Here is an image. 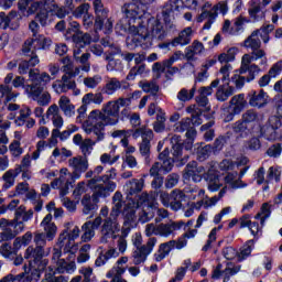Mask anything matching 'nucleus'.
Returning <instances> with one entry per match:
<instances>
[{
	"label": "nucleus",
	"instance_id": "obj_36",
	"mask_svg": "<svg viewBox=\"0 0 282 282\" xmlns=\"http://www.w3.org/2000/svg\"><path fill=\"white\" fill-rule=\"evenodd\" d=\"M193 37V29L191 26L185 28L180 32L178 36L174 37L171 45L177 47V45H188L191 39Z\"/></svg>",
	"mask_w": 282,
	"mask_h": 282
},
{
	"label": "nucleus",
	"instance_id": "obj_11",
	"mask_svg": "<svg viewBox=\"0 0 282 282\" xmlns=\"http://www.w3.org/2000/svg\"><path fill=\"white\" fill-rule=\"evenodd\" d=\"M261 135L265 140L282 139V117L271 116L268 123L261 128Z\"/></svg>",
	"mask_w": 282,
	"mask_h": 282
},
{
	"label": "nucleus",
	"instance_id": "obj_52",
	"mask_svg": "<svg viewBox=\"0 0 282 282\" xmlns=\"http://www.w3.org/2000/svg\"><path fill=\"white\" fill-rule=\"evenodd\" d=\"M254 240H248L241 248L240 252L238 253V261H243L252 254V250H254Z\"/></svg>",
	"mask_w": 282,
	"mask_h": 282
},
{
	"label": "nucleus",
	"instance_id": "obj_27",
	"mask_svg": "<svg viewBox=\"0 0 282 282\" xmlns=\"http://www.w3.org/2000/svg\"><path fill=\"white\" fill-rule=\"evenodd\" d=\"M43 257H45V249L39 247L29 246L24 252V259H28L29 265L41 264Z\"/></svg>",
	"mask_w": 282,
	"mask_h": 282
},
{
	"label": "nucleus",
	"instance_id": "obj_57",
	"mask_svg": "<svg viewBox=\"0 0 282 282\" xmlns=\"http://www.w3.org/2000/svg\"><path fill=\"white\" fill-rule=\"evenodd\" d=\"M139 87H141V89L145 91V94H156L158 91H160V86H158L155 80H141L139 82Z\"/></svg>",
	"mask_w": 282,
	"mask_h": 282
},
{
	"label": "nucleus",
	"instance_id": "obj_54",
	"mask_svg": "<svg viewBox=\"0 0 282 282\" xmlns=\"http://www.w3.org/2000/svg\"><path fill=\"white\" fill-rule=\"evenodd\" d=\"M132 138H134V140H138V138H142V140H153V130L147 127L138 128L133 131Z\"/></svg>",
	"mask_w": 282,
	"mask_h": 282
},
{
	"label": "nucleus",
	"instance_id": "obj_30",
	"mask_svg": "<svg viewBox=\"0 0 282 282\" xmlns=\"http://www.w3.org/2000/svg\"><path fill=\"white\" fill-rule=\"evenodd\" d=\"M205 181L210 193H217V191L223 186L221 181H219V173L215 170L207 171L205 174Z\"/></svg>",
	"mask_w": 282,
	"mask_h": 282
},
{
	"label": "nucleus",
	"instance_id": "obj_60",
	"mask_svg": "<svg viewBox=\"0 0 282 282\" xmlns=\"http://www.w3.org/2000/svg\"><path fill=\"white\" fill-rule=\"evenodd\" d=\"M187 113H191L192 123L194 127H199L202 124V117L199 116V111H197V106H189L186 108Z\"/></svg>",
	"mask_w": 282,
	"mask_h": 282
},
{
	"label": "nucleus",
	"instance_id": "obj_6",
	"mask_svg": "<svg viewBox=\"0 0 282 282\" xmlns=\"http://www.w3.org/2000/svg\"><path fill=\"white\" fill-rule=\"evenodd\" d=\"M76 123L82 124V129L86 135H91V133H96L100 135V131L102 129V124L99 122V119H93L94 110L89 112L87 116V106L83 104L77 109Z\"/></svg>",
	"mask_w": 282,
	"mask_h": 282
},
{
	"label": "nucleus",
	"instance_id": "obj_24",
	"mask_svg": "<svg viewBox=\"0 0 282 282\" xmlns=\"http://www.w3.org/2000/svg\"><path fill=\"white\" fill-rule=\"evenodd\" d=\"M94 10H95V30H102L105 28V20L107 19L109 11L105 9L102 6V0H96L94 2Z\"/></svg>",
	"mask_w": 282,
	"mask_h": 282
},
{
	"label": "nucleus",
	"instance_id": "obj_18",
	"mask_svg": "<svg viewBox=\"0 0 282 282\" xmlns=\"http://www.w3.org/2000/svg\"><path fill=\"white\" fill-rule=\"evenodd\" d=\"M178 8H187L188 10H193V8H197V0H169L163 11V17L165 18L167 25L169 14H171L173 10H178Z\"/></svg>",
	"mask_w": 282,
	"mask_h": 282
},
{
	"label": "nucleus",
	"instance_id": "obj_2",
	"mask_svg": "<svg viewBox=\"0 0 282 282\" xmlns=\"http://www.w3.org/2000/svg\"><path fill=\"white\" fill-rule=\"evenodd\" d=\"M54 78H56V72H52L51 75L46 72H30L29 79L32 84L25 87L26 96L37 102L40 107H47L52 102V95L47 91L43 93V86Z\"/></svg>",
	"mask_w": 282,
	"mask_h": 282
},
{
	"label": "nucleus",
	"instance_id": "obj_49",
	"mask_svg": "<svg viewBox=\"0 0 282 282\" xmlns=\"http://www.w3.org/2000/svg\"><path fill=\"white\" fill-rule=\"evenodd\" d=\"M235 94V88L231 86H219L216 91V99L219 102H226L230 96Z\"/></svg>",
	"mask_w": 282,
	"mask_h": 282
},
{
	"label": "nucleus",
	"instance_id": "obj_13",
	"mask_svg": "<svg viewBox=\"0 0 282 282\" xmlns=\"http://www.w3.org/2000/svg\"><path fill=\"white\" fill-rule=\"evenodd\" d=\"M117 232H120V223H118V216L110 214L104 219L101 225V243H107V239H118Z\"/></svg>",
	"mask_w": 282,
	"mask_h": 282
},
{
	"label": "nucleus",
	"instance_id": "obj_41",
	"mask_svg": "<svg viewBox=\"0 0 282 282\" xmlns=\"http://www.w3.org/2000/svg\"><path fill=\"white\" fill-rule=\"evenodd\" d=\"M72 39L78 50H80V47H86V45L91 43V35L89 33H83V31L73 33Z\"/></svg>",
	"mask_w": 282,
	"mask_h": 282
},
{
	"label": "nucleus",
	"instance_id": "obj_58",
	"mask_svg": "<svg viewBox=\"0 0 282 282\" xmlns=\"http://www.w3.org/2000/svg\"><path fill=\"white\" fill-rule=\"evenodd\" d=\"M76 54H80V48H78L77 52L74 51L75 59H76L77 62H79L80 65H83V66H82L83 72H89L90 66H89L88 62H89V58H90L91 54H89V53H84L80 57H76Z\"/></svg>",
	"mask_w": 282,
	"mask_h": 282
},
{
	"label": "nucleus",
	"instance_id": "obj_47",
	"mask_svg": "<svg viewBox=\"0 0 282 282\" xmlns=\"http://www.w3.org/2000/svg\"><path fill=\"white\" fill-rule=\"evenodd\" d=\"M41 36H43V34L25 40L22 46L23 54L30 53V51L32 50V44L34 43H36V45H34V50H43V47H41V45H43V42L41 41L42 40Z\"/></svg>",
	"mask_w": 282,
	"mask_h": 282
},
{
	"label": "nucleus",
	"instance_id": "obj_19",
	"mask_svg": "<svg viewBox=\"0 0 282 282\" xmlns=\"http://www.w3.org/2000/svg\"><path fill=\"white\" fill-rule=\"evenodd\" d=\"M43 1V9L40 10V12L36 13L35 19L39 21V23L45 28L47 25V19L51 17H54V12H56V9L58 8V4L54 0H42Z\"/></svg>",
	"mask_w": 282,
	"mask_h": 282
},
{
	"label": "nucleus",
	"instance_id": "obj_35",
	"mask_svg": "<svg viewBox=\"0 0 282 282\" xmlns=\"http://www.w3.org/2000/svg\"><path fill=\"white\" fill-rule=\"evenodd\" d=\"M58 109L63 111L66 118H72L76 113V106L72 104V100L67 96H62L58 100Z\"/></svg>",
	"mask_w": 282,
	"mask_h": 282
},
{
	"label": "nucleus",
	"instance_id": "obj_45",
	"mask_svg": "<svg viewBox=\"0 0 282 282\" xmlns=\"http://www.w3.org/2000/svg\"><path fill=\"white\" fill-rule=\"evenodd\" d=\"M39 56H33L29 61H21L18 65L19 72H39V68H35L39 65Z\"/></svg>",
	"mask_w": 282,
	"mask_h": 282
},
{
	"label": "nucleus",
	"instance_id": "obj_46",
	"mask_svg": "<svg viewBox=\"0 0 282 282\" xmlns=\"http://www.w3.org/2000/svg\"><path fill=\"white\" fill-rule=\"evenodd\" d=\"M47 259H44L40 262V264L31 263L30 265V272H31V280L39 281L41 279V272L47 268Z\"/></svg>",
	"mask_w": 282,
	"mask_h": 282
},
{
	"label": "nucleus",
	"instance_id": "obj_55",
	"mask_svg": "<svg viewBox=\"0 0 282 282\" xmlns=\"http://www.w3.org/2000/svg\"><path fill=\"white\" fill-rule=\"evenodd\" d=\"M270 215H272V210H270V204H262L260 213H258L254 219H260L261 226H265V220L270 219Z\"/></svg>",
	"mask_w": 282,
	"mask_h": 282
},
{
	"label": "nucleus",
	"instance_id": "obj_15",
	"mask_svg": "<svg viewBox=\"0 0 282 282\" xmlns=\"http://www.w3.org/2000/svg\"><path fill=\"white\" fill-rule=\"evenodd\" d=\"M156 243L158 238H149L142 248H134L131 254L133 265H142V263H145L149 254L153 252V248H155Z\"/></svg>",
	"mask_w": 282,
	"mask_h": 282
},
{
	"label": "nucleus",
	"instance_id": "obj_10",
	"mask_svg": "<svg viewBox=\"0 0 282 282\" xmlns=\"http://www.w3.org/2000/svg\"><path fill=\"white\" fill-rule=\"evenodd\" d=\"M186 199V194H184L181 189H173L170 194L166 192L160 193L161 204L165 208H171V210L177 212L182 210V202Z\"/></svg>",
	"mask_w": 282,
	"mask_h": 282
},
{
	"label": "nucleus",
	"instance_id": "obj_26",
	"mask_svg": "<svg viewBox=\"0 0 282 282\" xmlns=\"http://www.w3.org/2000/svg\"><path fill=\"white\" fill-rule=\"evenodd\" d=\"M14 75L9 73L4 78V85H0L1 97L4 98L6 102L14 101L19 98V93L12 91V87L8 86L12 83Z\"/></svg>",
	"mask_w": 282,
	"mask_h": 282
},
{
	"label": "nucleus",
	"instance_id": "obj_32",
	"mask_svg": "<svg viewBox=\"0 0 282 282\" xmlns=\"http://www.w3.org/2000/svg\"><path fill=\"white\" fill-rule=\"evenodd\" d=\"M155 210H158V204H144L139 212L140 224H147L155 217Z\"/></svg>",
	"mask_w": 282,
	"mask_h": 282
},
{
	"label": "nucleus",
	"instance_id": "obj_16",
	"mask_svg": "<svg viewBox=\"0 0 282 282\" xmlns=\"http://www.w3.org/2000/svg\"><path fill=\"white\" fill-rule=\"evenodd\" d=\"M55 94H67L72 89H76V73L66 72L61 79H57L52 85Z\"/></svg>",
	"mask_w": 282,
	"mask_h": 282
},
{
	"label": "nucleus",
	"instance_id": "obj_25",
	"mask_svg": "<svg viewBox=\"0 0 282 282\" xmlns=\"http://www.w3.org/2000/svg\"><path fill=\"white\" fill-rule=\"evenodd\" d=\"M206 170L202 165H197V162L193 161L185 167V176L193 182H199L203 177H206Z\"/></svg>",
	"mask_w": 282,
	"mask_h": 282
},
{
	"label": "nucleus",
	"instance_id": "obj_7",
	"mask_svg": "<svg viewBox=\"0 0 282 282\" xmlns=\"http://www.w3.org/2000/svg\"><path fill=\"white\" fill-rule=\"evenodd\" d=\"M100 134H96V132H91V138L83 139V134L77 133L73 137V143L76 147H79V151L82 152V158H89L91 153L94 152V145L98 144V142H104L105 138H107V133L102 131V129L99 131Z\"/></svg>",
	"mask_w": 282,
	"mask_h": 282
},
{
	"label": "nucleus",
	"instance_id": "obj_4",
	"mask_svg": "<svg viewBox=\"0 0 282 282\" xmlns=\"http://www.w3.org/2000/svg\"><path fill=\"white\" fill-rule=\"evenodd\" d=\"M195 52L187 50L184 55L182 51H176L170 58L163 62H155L152 66V72H181V69H187L188 72H195V64L192 63Z\"/></svg>",
	"mask_w": 282,
	"mask_h": 282
},
{
	"label": "nucleus",
	"instance_id": "obj_39",
	"mask_svg": "<svg viewBox=\"0 0 282 282\" xmlns=\"http://www.w3.org/2000/svg\"><path fill=\"white\" fill-rule=\"evenodd\" d=\"M254 61V55L245 54L241 61V67L236 72H261L258 65L251 64Z\"/></svg>",
	"mask_w": 282,
	"mask_h": 282
},
{
	"label": "nucleus",
	"instance_id": "obj_38",
	"mask_svg": "<svg viewBox=\"0 0 282 282\" xmlns=\"http://www.w3.org/2000/svg\"><path fill=\"white\" fill-rule=\"evenodd\" d=\"M248 105V101H246V95L239 94L234 96L229 101V107L234 109L235 113H241L243 109H246V106Z\"/></svg>",
	"mask_w": 282,
	"mask_h": 282
},
{
	"label": "nucleus",
	"instance_id": "obj_3",
	"mask_svg": "<svg viewBox=\"0 0 282 282\" xmlns=\"http://www.w3.org/2000/svg\"><path fill=\"white\" fill-rule=\"evenodd\" d=\"M131 98H118L102 105L101 110H93V120H99L105 133V127H116L120 122V107H129Z\"/></svg>",
	"mask_w": 282,
	"mask_h": 282
},
{
	"label": "nucleus",
	"instance_id": "obj_9",
	"mask_svg": "<svg viewBox=\"0 0 282 282\" xmlns=\"http://www.w3.org/2000/svg\"><path fill=\"white\" fill-rule=\"evenodd\" d=\"M167 3L169 2L164 3L161 12L164 24H162L160 20L156 19V20H153V23L150 26L151 36L152 39H156V41H164L166 39L167 32L175 29V24H173V22L171 21V14H173L174 11L180 12V8L172 9V11L169 13V17H167L169 22H167L166 18L164 17V10ZM164 25H165V29H164Z\"/></svg>",
	"mask_w": 282,
	"mask_h": 282
},
{
	"label": "nucleus",
	"instance_id": "obj_43",
	"mask_svg": "<svg viewBox=\"0 0 282 282\" xmlns=\"http://www.w3.org/2000/svg\"><path fill=\"white\" fill-rule=\"evenodd\" d=\"M242 121L254 131V127L259 126V113L253 109L247 110L241 116Z\"/></svg>",
	"mask_w": 282,
	"mask_h": 282
},
{
	"label": "nucleus",
	"instance_id": "obj_12",
	"mask_svg": "<svg viewBox=\"0 0 282 282\" xmlns=\"http://www.w3.org/2000/svg\"><path fill=\"white\" fill-rule=\"evenodd\" d=\"M138 206L140 203H128V206L123 208L122 216H123V227H122V235L127 237L133 228L137 226L138 216L135 215V210H138Z\"/></svg>",
	"mask_w": 282,
	"mask_h": 282
},
{
	"label": "nucleus",
	"instance_id": "obj_44",
	"mask_svg": "<svg viewBox=\"0 0 282 282\" xmlns=\"http://www.w3.org/2000/svg\"><path fill=\"white\" fill-rule=\"evenodd\" d=\"M122 206H124V202H122V193L116 192L112 196V209L110 215H112V217H120Z\"/></svg>",
	"mask_w": 282,
	"mask_h": 282
},
{
	"label": "nucleus",
	"instance_id": "obj_31",
	"mask_svg": "<svg viewBox=\"0 0 282 282\" xmlns=\"http://www.w3.org/2000/svg\"><path fill=\"white\" fill-rule=\"evenodd\" d=\"M142 188H144V178H132L128 181L124 185V192L127 197H133V195L142 193Z\"/></svg>",
	"mask_w": 282,
	"mask_h": 282
},
{
	"label": "nucleus",
	"instance_id": "obj_23",
	"mask_svg": "<svg viewBox=\"0 0 282 282\" xmlns=\"http://www.w3.org/2000/svg\"><path fill=\"white\" fill-rule=\"evenodd\" d=\"M183 226L184 220L161 223L158 225L159 237H171V235H175V231L182 230Z\"/></svg>",
	"mask_w": 282,
	"mask_h": 282
},
{
	"label": "nucleus",
	"instance_id": "obj_17",
	"mask_svg": "<svg viewBox=\"0 0 282 282\" xmlns=\"http://www.w3.org/2000/svg\"><path fill=\"white\" fill-rule=\"evenodd\" d=\"M67 175H70L69 170L67 167H63L59 170V177L55 178L51 183L52 188L59 191L61 197H65V195L69 193V187L76 183L72 178L67 180Z\"/></svg>",
	"mask_w": 282,
	"mask_h": 282
},
{
	"label": "nucleus",
	"instance_id": "obj_29",
	"mask_svg": "<svg viewBox=\"0 0 282 282\" xmlns=\"http://www.w3.org/2000/svg\"><path fill=\"white\" fill-rule=\"evenodd\" d=\"M46 118H50V120L53 122V127H55L54 129H63L65 121L63 120V116H61V110L57 105L53 104L47 108Z\"/></svg>",
	"mask_w": 282,
	"mask_h": 282
},
{
	"label": "nucleus",
	"instance_id": "obj_20",
	"mask_svg": "<svg viewBox=\"0 0 282 282\" xmlns=\"http://www.w3.org/2000/svg\"><path fill=\"white\" fill-rule=\"evenodd\" d=\"M102 226V218L97 216L93 221L88 220L82 226L83 235L80 237L84 243L91 241L93 237H96V230Z\"/></svg>",
	"mask_w": 282,
	"mask_h": 282
},
{
	"label": "nucleus",
	"instance_id": "obj_14",
	"mask_svg": "<svg viewBox=\"0 0 282 282\" xmlns=\"http://www.w3.org/2000/svg\"><path fill=\"white\" fill-rule=\"evenodd\" d=\"M68 166L72 171L69 177L73 182H76V180L83 177V173H87L89 170V160L83 158V155H77L68 160Z\"/></svg>",
	"mask_w": 282,
	"mask_h": 282
},
{
	"label": "nucleus",
	"instance_id": "obj_64",
	"mask_svg": "<svg viewBox=\"0 0 282 282\" xmlns=\"http://www.w3.org/2000/svg\"><path fill=\"white\" fill-rule=\"evenodd\" d=\"M23 279H25V273H19L17 275L9 273L0 282H23Z\"/></svg>",
	"mask_w": 282,
	"mask_h": 282
},
{
	"label": "nucleus",
	"instance_id": "obj_50",
	"mask_svg": "<svg viewBox=\"0 0 282 282\" xmlns=\"http://www.w3.org/2000/svg\"><path fill=\"white\" fill-rule=\"evenodd\" d=\"M105 100V97L101 95V93H88L83 97V105H102Z\"/></svg>",
	"mask_w": 282,
	"mask_h": 282
},
{
	"label": "nucleus",
	"instance_id": "obj_37",
	"mask_svg": "<svg viewBox=\"0 0 282 282\" xmlns=\"http://www.w3.org/2000/svg\"><path fill=\"white\" fill-rule=\"evenodd\" d=\"M19 172L20 170L11 169L2 175L1 177V181L3 182L2 191H8L12 188V186H14V182L17 177H19L20 175Z\"/></svg>",
	"mask_w": 282,
	"mask_h": 282
},
{
	"label": "nucleus",
	"instance_id": "obj_1",
	"mask_svg": "<svg viewBox=\"0 0 282 282\" xmlns=\"http://www.w3.org/2000/svg\"><path fill=\"white\" fill-rule=\"evenodd\" d=\"M116 169H111L105 175L94 177L89 180L87 185L93 191V196L85 194L82 198L83 214L84 215H94L98 210V199L100 197H109L113 191H116Z\"/></svg>",
	"mask_w": 282,
	"mask_h": 282
},
{
	"label": "nucleus",
	"instance_id": "obj_5",
	"mask_svg": "<svg viewBox=\"0 0 282 282\" xmlns=\"http://www.w3.org/2000/svg\"><path fill=\"white\" fill-rule=\"evenodd\" d=\"M78 237H80L78 226L67 227L59 234L56 246L57 248H64V252H69L70 257L74 258V254L78 252V245L76 243Z\"/></svg>",
	"mask_w": 282,
	"mask_h": 282
},
{
	"label": "nucleus",
	"instance_id": "obj_33",
	"mask_svg": "<svg viewBox=\"0 0 282 282\" xmlns=\"http://www.w3.org/2000/svg\"><path fill=\"white\" fill-rule=\"evenodd\" d=\"M235 52H237V47H231L228 50V54L221 53L218 56V62L223 65L219 72H230L232 69V65H230V61H235Z\"/></svg>",
	"mask_w": 282,
	"mask_h": 282
},
{
	"label": "nucleus",
	"instance_id": "obj_48",
	"mask_svg": "<svg viewBox=\"0 0 282 282\" xmlns=\"http://www.w3.org/2000/svg\"><path fill=\"white\" fill-rule=\"evenodd\" d=\"M153 139H144L142 142L139 144V151L144 158L145 164H151V141Z\"/></svg>",
	"mask_w": 282,
	"mask_h": 282
},
{
	"label": "nucleus",
	"instance_id": "obj_62",
	"mask_svg": "<svg viewBox=\"0 0 282 282\" xmlns=\"http://www.w3.org/2000/svg\"><path fill=\"white\" fill-rule=\"evenodd\" d=\"M191 124H193V119L184 118L180 122L175 123V131H177V133H184V131L192 128Z\"/></svg>",
	"mask_w": 282,
	"mask_h": 282
},
{
	"label": "nucleus",
	"instance_id": "obj_21",
	"mask_svg": "<svg viewBox=\"0 0 282 282\" xmlns=\"http://www.w3.org/2000/svg\"><path fill=\"white\" fill-rule=\"evenodd\" d=\"M241 272V265H232V267H227L225 270L221 271V264H218L216 269H214L212 279H221L223 276V282H228L230 281L231 276H235V274H239Z\"/></svg>",
	"mask_w": 282,
	"mask_h": 282
},
{
	"label": "nucleus",
	"instance_id": "obj_51",
	"mask_svg": "<svg viewBox=\"0 0 282 282\" xmlns=\"http://www.w3.org/2000/svg\"><path fill=\"white\" fill-rule=\"evenodd\" d=\"M259 30H256L245 40V47H251V50H261V40L259 37Z\"/></svg>",
	"mask_w": 282,
	"mask_h": 282
},
{
	"label": "nucleus",
	"instance_id": "obj_8",
	"mask_svg": "<svg viewBox=\"0 0 282 282\" xmlns=\"http://www.w3.org/2000/svg\"><path fill=\"white\" fill-rule=\"evenodd\" d=\"M41 227L43 228L44 232H36L34 234L33 241L36 248H41L44 250V246H47V241H54V237H56L57 227L54 223H52V215L47 214L42 223Z\"/></svg>",
	"mask_w": 282,
	"mask_h": 282
},
{
	"label": "nucleus",
	"instance_id": "obj_63",
	"mask_svg": "<svg viewBox=\"0 0 282 282\" xmlns=\"http://www.w3.org/2000/svg\"><path fill=\"white\" fill-rule=\"evenodd\" d=\"M196 153L198 160L200 162H204V160H206V158H208L210 153H213V145L207 144L205 147H198Z\"/></svg>",
	"mask_w": 282,
	"mask_h": 282
},
{
	"label": "nucleus",
	"instance_id": "obj_40",
	"mask_svg": "<svg viewBox=\"0 0 282 282\" xmlns=\"http://www.w3.org/2000/svg\"><path fill=\"white\" fill-rule=\"evenodd\" d=\"M72 135L68 129L64 130L61 132L58 129H53L51 132V138H50V149L56 147L58 144V138L62 142H65Z\"/></svg>",
	"mask_w": 282,
	"mask_h": 282
},
{
	"label": "nucleus",
	"instance_id": "obj_34",
	"mask_svg": "<svg viewBox=\"0 0 282 282\" xmlns=\"http://www.w3.org/2000/svg\"><path fill=\"white\" fill-rule=\"evenodd\" d=\"M224 180L225 184H227L229 188L237 189L246 188V186H248V184L243 183V181L239 178V173H237V171L228 172Z\"/></svg>",
	"mask_w": 282,
	"mask_h": 282
},
{
	"label": "nucleus",
	"instance_id": "obj_61",
	"mask_svg": "<svg viewBox=\"0 0 282 282\" xmlns=\"http://www.w3.org/2000/svg\"><path fill=\"white\" fill-rule=\"evenodd\" d=\"M224 122H232V120H235L236 116H239L237 112H235V110L230 107H224L221 108V113H220Z\"/></svg>",
	"mask_w": 282,
	"mask_h": 282
},
{
	"label": "nucleus",
	"instance_id": "obj_22",
	"mask_svg": "<svg viewBox=\"0 0 282 282\" xmlns=\"http://www.w3.org/2000/svg\"><path fill=\"white\" fill-rule=\"evenodd\" d=\"M68 254L67 258L57 260L55 270L58 274H74L76 272V262L74 261L76 256L72 258V253L68 252Z\"/></svg>",
	"mask_w": 282,
	"mask_h": 282
},
{
	"label": "nucleus",
	"instance_id": "obj_53",
	"mask_svg": "<svg viewBox=\"0 0 282 282\" xmlns=\"http://www.w3.org/2000/svg\"><path fill=\"white\" fill-rule=\"evenodd\" d=\"M32 116V109H30V107L28 106H23L20 109V115L18 118H15L14 120V124L17 127H24L25 126V121Z\"/></svg>",
	"mask_w": 282,
	"mask_h": 282
},
{
	"label": "nucleus",
	"instance_id": "obj_28",
	"mask_svg": "<svg viewBox=\"0 0 282 282\" xmlns=\"http://www.w3.org/2000/svg\"><path fill=\"white\" fill-rule=\"evenodd\" d=\"M267 96L268 94H265L263 89H260L259 91L251 90L248 94V100H249L250 107H257L258 109L265 107V105H268Z\"/></svg>",
	"mask_w": 282,
	"mask_h": 282
},
{
	"label": "nucleus",
	"instance_id": "obj_42",
	"mask_svg": "<svg viewBox=\"0 0 282 282\" xmlns=\"http://www.w3.org/2000/svg\"><path fill=\"white\" fill-rule=\"evenodd\" d=\"M232 131L234 133H239L241 138H248V135H251V133L254 132L252 128L246 124L243 119H240L232 124Z\"/></svg>",
	"mask_w": 282,
	"mask_h": 282
},
{
	"label": "nucleus",
	"instance_id": "obj_56",
	"mask_svg": "<svg viewBox=\"0 0 282 282\" xmlns=\"http://www.w3.org/2000/svg\"><path fill=\"white\" fill-rule=\"evenodd\" d=\"M120 87H122L120 80H118L117 78H112L106 84L104 88V94H107V96H113V94H116V91H118Z\"/></svg>",
	"mask_w": 282,
	"mask_h": 282
},
{
	"label": "nucleus",
	"instance_id": "obj_59",
	"mask_svg": "<svg viewBox=\"0 0 282 282\" xmlns=\"http://www.w3.org/2000/svg\"><path fill=\"white\" fill-rule=\"evenodd\" d=\"M0 254L4 259H12L13 257H17V252L14 251V248L9 242H4L1 245Z\"/></svg>",
	"mask_w": 282,
	"mask_h": 282
}]
</instances>
